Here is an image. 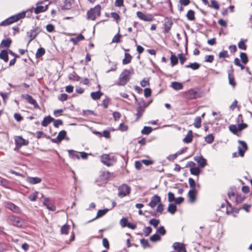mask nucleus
Here are the masks:
<instances>
[{
	"label": "nucleus",
	"instance_id": "54",
	"mask_svg": "<svg viewBox=\"0 0 252 252\" xmlns=\"http://www.w3.org/2000/svg\"><path fill=\"white\" fill-rule=\"evenodd\" d=\"M111 16L114 20L116 21L117 23H118L120 20V15L115 12H112L110 13Z\"/></svg>",
	"mask_w": 252,
	"mask_h": 252
},
{
	"label": "nucleus",
	"instance_id": "41",
	"mask_svg": "<svg viewBox=\"0 0 252 252\" xmlns=\"http://www.w3.org/2000/svg\"><path fill=\"white\" fill-rule=\"evenodd\" d=\"M45 54V50L42 47L38 49L35 54L36 58H40Z\"/></svg>",
	"mask_w": 252,
	"mask_h": 252
},
{
	"label": "nucleus",
	"instance_id": "34",
	"mask_svg": "<svg viewBox=\"0 0 252 252\" xmlns=\"http://www.w3.org/2000/svg\"><path fill=\"white\" fill-rule=\"evenodd\" d=\"M219 59H223L224 61H226L225 59L229 58L230 56L226 50H222L220 51L219 54Z\"/></svg>",
	"mask_w": 252,
	"mask_h": 252
},
{
	"label": "nucleus",
	"instance_id": "26",
	"mask_svg": "<svg viewBox=\"0 0 252 252\" xmlns=\"http://www.w3.org/2000/svg\"><path fill=\"white\" fill-rule=\"evenodd\" d=\"M53 121H54V119L48 116L44 118L42 121L41 125L43 126L46 127Z\"/></svg>",
	"mask_w": 252,
	"mask_h": 252
},
{
	"label": "nucleus",
	"instance_id": "49",
	"mask_svg": "<svg viewBox=\"0 0 252 252\" xmlns=\"http://www.w3.org/2000/svg\"><path fill=\"white\" fill-rule=\"evenodd\" d=\"M240 57L241 60L242 61V62L244 64H245L248 62L249 60H248V58L246 53H241Z\"/></svg>",
	"mask_w": 252,
	"mask_h": 252
},
{
	"label": "nucleus",
	"instance_id": "24",
	"mask_svg": "<svg viewBox=\"0 0 252 252\" xmlns=\"http://www.w3.org/2000/svg\"><path fill=\"white\" fill-rule=\"evenodd\" d=\"M38 33L36 32L35 30H32L27 32L28 36L30 38L28 44L33 40L37 35Z\"/></svg>",
	"mask_w": 252,
	"mask_h": 252
},
{
	"label": "nucleus",
	"instance_id": "1",
	"mask_svg": "<svg viewBox=\"0 0 252 252\" xmlns=\"http://www.w3.org/2000/svg\"><path fill=\"white\" fill-rule=\"evenodd\" d=\"M26 11H23L11 16L0 23V26H7L14 23L26 17Z\"/></svg>",
	"mask_w": 252,
	"mask_h": 252
},
{
	"label": "nucleus",
	"instance_id": "51",
	"mask_svg": "<svg viewBox=\"0 0 252 252\" xmlns=\"http://www.w3.org/2000/svg\"><path fill=\"white\" fill-rule=\"evenodd\" d=\"M238 46L239 49L243 50H246L247 48V46L245 43V41L242 39H241V40L239 42Z\"/></svg>",
	"mask_w": 252,
	"mask_h": 252
},
{
	"label": "nucleus",
	"instance_id": "42",
	"mask_svg": "<svg viewBox=\"0 0 252 252\" xmlns=\"http://www.w3.org/2000/svg\"><path fill=\"white\" fill-rule=\"evenodd\" d=\"M201 118L200 117H196L194 121L193 125L195 127L199 128L201 126Z\"/></svg>",
	"mask_w": 252,
	"mask_h": 252
},
{
	"label": "nucleus",
	"instance_id": "18",
	"mask_svg": "<svg viewBox=\"0 0 252 252\" xmlns=\"http://www.w3.org/2000/svg\"><path fill=\"white\" fill-rule=\"evenodd\" d=\"M43 204L49 210L52 211H55L56 210V206L50 203L49 198L47 197L45 198Z\"/></svg>",
	"mask_w": 252,
	"mask_h": 252
},
{
	"label": "nucleus",
	"instance_id": "3",
	"mask_svg": "<svg viewBox=\"0 0 252 252\" xmlns=\"http://www.w3.org/2000/svg\"><path fill=\"white\" fill-rule=\"evenodd\" d=\"M130 71L128 69H125L120 74L117 84L119 86L125 85L130 79Z\"/></svg>",
	"mask_w": 252,
	"mask_h": 252
},
{
	"label": "nucleus",
	"instance_id": "52",
	"mask_svg": "<svg viewBox=\"0 0 252 252\" xmlns=\"http://www.w3.org/2000/svg\"><path fill=\"white\" fill-rule=\"evenodd\" d=\"M38 192L35 191L33 193L30 194L28 196V199L31 201H35L37 197Z\"/></svg>",
	"mask_w": 252,
	"mask_h": 252
},
{
	"label": "nucleus",
	"instance_id": "25",
	"mask_svg": "<svg viewBox=\"0 0 252 252\" xmlns=\"http://www.w3.org/2000/svg\"><path fill=\"white\" fill-rule=\"evenodd\" d=\"M74 2V0H65L64 4L62 6L63 10H69L72 7V4Z\"/></svg>",
	"mask_w": 252,
	"mask_h": 252
},
{
	"label": "nucleus",
	"instance_id": "4",
	"mask_svg": "<svg viewBox=\"0 0 252 252\" xmlns=\"http://www.w3.org/2000/svg\"><path fill=\"white\" fill-rule=\"evenodd\" d=\"M137 107L136 108L137 113L136 115V121L142 117L143 113L145 112V108L148 106V104H147L143 100L139 101L137 103Z\"/></svg>",
	"mask_w": 252,
	"mask_h": 252
},
{
	"label": "nucleus",
	"instance_id": "19",
	"mask_svg": "<svg viewBox=\"0 0 252 252\" xmlns=\"http://www.w3.org/2000/svg\"><path fill=\"white\" fill-rule=\"evenodd\" d=\"M110 173L108 171H102L101 172L99 177V180L102 182H106L110 178Z\"/></svg>",
	"mask_w": 252,
	"mask_h": 252
},
{
	"label": "nucleus",
	"instance_id": "7",
	"mask_svg": "<svg viewBox=\"0 0 252 252\" xmlns=\"http://www.w3.org/2000/svg\"><path fill=\"white\" fill-rule=\"evenodd\" d=\"M184 97L189 100L194 99L199 97L198 92L194 89H191L184 93Z\"/></svg>",
	"mask_w": 252,
	"mask_h": 252
},
{
	"label": "nucleus",
	"instance_id": "10",
	"mask_svg": "<svg viewBox=\"0 0 252 252\" xmlns=\"http://www.w3.org/2000/svg\"><path fill=\"white\" fill-rule=\"evenodd\" d=\"M173 248L176 252H187L185 244L182 243H174L173 244Z\"/></svg>",
	"mask_w": 252,
	"mask_h": 252
},
{
	"label": "nucleus",
	"instance_id": "32",
	"mask_svg": "<svg viewBox=\"0 0 252 252\" xmlns=\"http://www.w3.org/2000/svg\"><path fill=\"white\" fill-rule=\"evenodd\" d=\"M170 52L171 53V55L170 58L171 65L172 66H174L177 65L178 63V57H177L175 55L173 54L171 51H170Z\"/></svg>",
	"mask_w": 252,
	"mask_h": 252
},
{
	"label": "nucleus",
	"instance_id": "12",
	"mask_svg": "<svg viewBox=\"0 0 252 252\" xmlns=\"http://www.w3.org/2000/svg\"><path fill=\"white\" fill-rule=\"evenodd\" d=\"M137 17L142 20L144 21H152L154 19L153 17L151 14L145 15L141 11H137L136 12Z\"/></svg>",
	"mask_w": 252,
	"mask_h": 252
},
{
	"label": "nucleus",
	"instance_id": "40",
	"mask_svg": "<svg viewBox=\"0 0 252 252\" xmlns=\"http://www.w3.org/2000/svg\"><path fill=\"white\" fill-rule=\"evenodd\" d=\"M108 211V209L98 210L95 219H98L104 216Z\"/></svg>",
	"mask_w": 252,
	"mask_h": 252
},
{
	"label": "nucleus",
	"instance_id": "15",
	"mask_svg": "<svg viewBox=\"0 0 252 252\" xmlns=\"http://www.w3.org/2000/svg\"><path fill=\"white\" fill-rule=\"evenodd\" d=\"M5 207L6 208L9 209L15 213L19 214L21 213V210L20 208L11 202H7L5 204Z\"/></svg>",
	"mask_w": 252,
	"mask_h": 252
},
{
	"label": "nucleus",
	"instance_id": "13",
	"mask_svg": "<svg viewBox=\"0 0 252 252\" xmlns=\"http://www.w3.org/2000/svg\"><path fill=\"white\" fill-rule=\"evenodd\" d=\"M160 202V197L158 195H154L151 197V201L149 203V206L151 208H154L157 205H158Z\"/></svg>",
	"mask_w": 252,
	"mask_h": 252
},
{
	"label": "nucleus",
	"instance_id": "63",
	"mask_svg": "<svg viewBox=\"0 0 252 252\" xmlns=\"http://www.w3.org/2000/svg\"><path fill=\"white\" fill-rule=\"evenodd\" d=\"M69 155L72 158H74L77 159H79L80 157L78 153H77L76 152L72 151V150H69L68 151Z\"/></svg>",
	"mask_w": 252,
	"mask_h": 252
},
{
	"label": "nucleus",
	"instance_id": "16",
	"mask_svg": "<svg viewBox=\"0 0 252 252\" xmlns=\"http://www.w3.org/2000/svg\"><path fill=\"white\" fill-rule=\"evenodd\" d=\"M198 190H191L190 189L188 193L189 197V200L190 203H193L196 199V195Z\"/></svg>",
	"mask_w": 252,
	"mask_h": 252
},
{
	"label": "nucleus",
	"instance_id": "36",
	"mask_svg": "<svg viewBox=\"0 0 252 252\" xmlns=\"http://www.w3.org/2000/svg\"><path fill=\"white\" fill-rule=\"evenodd\" d=\"M171 86L173 89L177 91L182 90L183 88L182 84L178 82H173L171 83Z\"/></svg>",
	"mask_w": 252,
	"mask_h": 252
},
{
	"label": "nucleus",
	"instance_id": "29",
	"mask_svg": "<svg viewBox=\"0 0 252 252\" xmlns=\"http://www.w3.org/2000/svg\"><path fill=\"white\" fill-rule=\"evenodd\" d=\"M84 39V36L82 34H80L75 38H71L70 41L72 42L74 45H76L80 41L83 40Z\"/></svg>",
	"mask_w": 252,
	"mask_h": 252
},
{
	"label": "nucleus",
	"instance_id": "37",
	"mask_svg": "<svg viewBox=\"0 0 252 252\" xmlns=\"http://www.w3.org/2000/svg\"><path fill=\"white\" fill-rule=\"evenodd\" d=\"M69 228L70 226L68 224H64L61 228V233L63 235H67L69 233Z\"/></svg>",
	"mask_w": 252,
	"mask_h": 252
},
{
	"label": "nucleus",
	"instance_id": "59",
	"mask_svg": "<svg viewBox=\"0 0 252 252\" xmlns=\"http://www.w3.org/2000/svg\"><path fill=\"white\" fill-rule=\"evenodd\" d=\"M44 8L43 6L41 5H37L34 9V12L36 14H39L41 12H44Z\"/></svg>",
	"mask_w": 252,
	"mask_h": 252
},
{
	"label": "nucleus",
	"instance_id": "30",
	"mask_svg": "<svg viewBox=\"0 0 252 252\" xmlns=\"http://www.w3.org/2000/svg\"><path fill=\"white\" fill-rule=\"evenodd\" d=\"M8 53L5 50H3L0 52V59L5 63H7L9 60Z\"/></svg>",
	"mask_w": 252,
	"mask_h": 252
},
{
	"label": "nucleus",
	"instance_id": "39",
	"mask_svg": "<svg viewBox=\"0 0 252 252\" xmlns=\"http://www.w3.org/2000/svg\"><path fill=\"white\" fill-rule=\"evenodd\" d=\"M200 64L195 62L193 63H190L188 65H186L185 67L186 68H190L192 70H197L200 67Z\"/></svg>",
	"mask_w": 252,
	"mask_h": 252
},
{
	"label": "nucleus",
	"instance_id": "50",
	"mask_svg": "<svg viewBox=\"0 0 252 252\" xmlns=\"http://www.w3.org/2000/svg\"><path fill=\"white\" fill-rule=\"evenodd\" d=\"M229 130L234 134H237L238 136L239 135L237 134V132L239 131L238 129V126H237L235 125H231L229 126Z\"/></svg>",
	"mask_w": 252,
	"mask_h": 252
},
{
	"label": "nucleus",
	"instance_id": "8",
	"mask_svg": "<svg viewBox=\"0 0 252 252\" xmlns=\"http://www.w3.org/2000/svg\"><path fill=\"white\" fill-rule=\"evenodd\" d=\"M22 97L23 98L26 100L29 103L32 105L35 109H40V106H39L38 104L37 103L36 100L34 99L32 96H31L30 94H23L22 95Z\"/></svg>",
	"mask_w": 252,
	"mask_h": 252
},
{
	"label": "nucleus",
	"instance_id": "22",
	"mask_svg": "<svg viewBox=\"0 0 252 252\" xmlns=\"http://www.w3.org/2000/svg\"><path fill=\"white\" fill-rule=\"evenodd\" d=\"M227 194L229 199L231 201H234L238 194V192L236 189H231L228 191Z\"/></svg>",
	"mask_w": 252,
	"mask_h": 252
},
{
	"label": "nucleus",
	"instance_id": "60",
	"mask_svg": "<svg viewBox=\"0 0 252 252\" xmlns=\"http://www.w3.org/2000/svg\"><path fill=\"white\" fill-rule=\"evenodd\" d=\"M164 210V205L160 202L158 205V207L156 209V212L159 213L161 214Z\"/></svg>",
	"mask_w": 252,
	"mask_h": 252
},
{
	"label": "nucleus",
	"instance_id": "35",
	"mask_svg": "<svg viewBox=\"0 0 252 252\" xmlns=\"http://www.w3.org/2000/svg\"><path fill=\"white\" fill-rule=\"evenodd\" d=\"M12 43V40L10 38H7L3 39L1 42V45L3 47L8 48L10 46Z\"/></svg>",
	"mask_w": 252,
	"mask_h": 252
},
{
	"label": "nucleus",
	"instance_id": "48",
	"mask_svg": "<svg viewBox=\"0 0 252 252\" xmlns=\"http://www.w3.org/2000/svg\"><path fill=\"white\" fill-rule=\"evenodd\" d=\"M66 135V132L65 130H63L59 133V134L57 136V139L59 140V141H60V142H61L63 139H64Z\"/></svg>",
	"mask_w": 252,
	"mask_h": 252
},
{
	"label": "nucleus",
	"instance_id": "20",
	"mask_svg": "<svg viewBox=\"0 0 252 252\" xmlns=\"http://www.w3.org/2000/svg\"><path fill=\"white\" fill-rule=\"evenodd\" d=\"M27 181L30 184L34 185L40 183L42 181V179L37 177H28L27 178Z\"/></svg>",
	"mask_w": 252,
	"mask_h": 252
},
{
	"label": "nucleus",
	"instance_id": "53",
	"mask_svg": "<svg viewBox=\"0 0 252 252\" xmlns=\"http://www.w3.org/2000/svg\"><path fill=\"white\" fill-rule=\"evenodd\" d=\"M245 198V197L244 196L241 195V194H239L238 193L234 202L236 204H240L244 201Z\"/></svg>",
	"mask_w": 252,
	"mask_h": 252
},
{
	"label": "nucleus",
	"instance_id": "44",
	"mask_svg": "<svg viewBox=\"0 0 252 252\" xmlns=\"http://www.w3.org/2000/svg\"><path fill=\"white\" fill-rule=\"evenodd\" d=\"M0 185L5 188H8L10 185L9 182L6 179L0 177Z\"/></svg>",
	"mask_w": 252,
	"mask_h": 252
},
{
	"label": "nucleus",
	"instance_id": "17",
	"mask_svg": "<svg viewBox=\"0 0 252 252\" xmlns=\"http://www.w3.org/2000/svg\"><path fill=\"white\" fill-rule=\"evenodd\" d=\"M173 25L172 20L168 18L165 19V22L164 23V33H168L169 32L171 27Z\"/></svg>",
	"mask_w": 252,
	"mask_h": 252
},
{
	"label": "nucleus",
	"instance_id": "2",
	"mask_svg": "<svg viewBox=\"0 0 252 252\" xmlns=\"http://www.w3.org/2000/svg\"><path fill=\"white\" fill-rule=\"evenodd\" d=\"M101 7L97 4L94 7L90 8L87 12V19L89 20L94 21L101 15Z\"/></svg>",
	"mask_w": 252,
	"mask_h": 252
},
{
	"label": "nucleus",
	"instance_id": "61",
	"mask_svg": "<svg viewBox=\"0 0 252 252\" xmlns=\"http://www.w3.org/2000/svg\"><path fill=\"white\" fill-rule=\"evenodd\" d=\"M152 229L150 226H147L144 227L143 229V232L146 236H148L150 235V234L152 232Z\"/></svg>",
	"mask_w": 252,
	"mask_h": 252
},
{
	"label": "nucleus",
	"instance_id": "6",
	"mask_svg": "<svg viewBox=\"0 0 252 252\" xmlns=\"http://www.w3.org/2000/svg\"><path fill=\"white\" fill-rule=\"evenodd\" d=\"M130 187L126 184L121 185L118 188V195L121 197H124L130 193Z\"/></svg>",
	"mask_w": 252,
	"mask_h": 252
},
{
	"label": "nucleus",
	"instance_id": "57",
	"mask_svg": "<svg viewBox=\"0 0 252 252\" xmlns=\"http://www.w3.org/2000/svg\"><path fill=\"white\" fill-rule=\"evenodd\" d=\"M178 57L180 60V63L182 65L187 60V58L184 56L183 53H180L178 55Z\"/></svg>",
	"mask_w": 252,
	"mask_h": 252
},
{
	"label": "nucleus",
	"instance_id": "58",
	"mask_svg": "<svg viewBox=\"0 0 252 252\" xmlns=\"http://www.w3.org/2000/svg\"><path fill=\"white\" fill-rule=\"evenodd\" d=\"M160 239H161L160 236L157 234H155L153 235L150 238V240L152 242H157V241L160 240Z\"/></svg>",
	"mask_w": 252,
	"mask_h": 252
},
{
	"label": "nucleus",
	"instance_id": "46",
	"mask_svg": "<svg viewBox=\"0 0 252 252\" xmlns=\"http://www.w3.org/2000/svg\"><path fill=\"white\" fill-rule=\"evenodd\" d=\"M190 172L192 175L197 176L200 173V170L198 167H193L190 168Z\"/></svg>",
	"mask_w": 252,
	"mask_h": 252
},
{
	"label": "nucleus",
	"instance_id": "38",
	"mask_svg": "<svg viewBox=\"0 0 252 252\" xmlns=\"http://www.w3.org/2000/svg\"><path fill=\"white\" fill-rule=\"evenodd\" d=\"M186 16L189 20L194 21L195 19V12L193 10H189L187 12Z\"/></svg>",
	"mask_w": 252,
	"mask_h": 252
},
{
	"label": "nucleus",
	"instance_id": "64",
	"mask_svg": "<svg viewBox=\"0 0 252 252\" xmlns=\"http://www.w3.org/2000/svg\"><path fill=\"white\" fill-rule=\"evenodd\" d=\"M128 223V220L126 218H123L120 220V224L123 227H126Z\"/></svg>",
	"mask_w": 252,
	"mask_h": 252
},
{
	"label": "nucleus",
	"instance_id": "14",
	"mask_svg": "<svg viewBox=\"0 0 252 252\" xmlns=\"http://www.w3.org/2000/svg\"><path fill=\"white\" fill-rule=\"evenodd\" d=\"M111 158L109 154H103L101 156V161L106 166L108 167L112 166V163L111 162Z\"/></svg>",
	"mask_w": 252,
	"mask_h": 252
},
{
	"label": "nucleus",
	"instance_id": "56",
	"mask_svg": "<svg viewBox=\"0 0 252 252\" xmlns=\"http://www.w3.org/2000/svg\"><path fill=\"white\" fill-rule=\"evenodd\" d=\"M160 221L159 220L153 219L150 220L149 223L153 225L155 228H156L158 225L159 224Z\"/></svg>",
	"mask_w": 252,
	"mask_h": 252
},
{
	"label": "nucleus",
	"instance_id": "33",
	"mask_svg": "<svg viewBox=\"0 0 252 252\" xmlns=\"http://www.w3.org/2000/svg\"><path fill=\"white\" fill-rule=\"evenodd\" d=\"M235 210V208H233L231 204L228 201H226V213L227 215H232L234 213Z\"/></svg>",
	"mask_w": 252,
	"mask_h": 252
},
{
	"label": "nucleus",
	"instance_id": "11",
	"mask_svg": "<svg viewBox=\"0 0 252 252\" xmlns=\"http://www.w3.org/2000/svg\"><path fill=\"white\" fill-rule=\"evenodd\" d=\"M8 220L10 223L14 226L19 227L22 225L21 220L19 217L12 215L9 217Z\"/></svg>",
	"mask_w": 252,
	"mask_h": 252
},
{
	"label": "nucleus",
	"instance_id": "55",
	"mask_svg": "<svg viewBox=\"0 0 252 252\" xmlns=\"http://www.w3.org/2000/svg\"><path fill=\"white\" fill-rule=\"evenodd\" d=\"M121 34L118 32L113 38L112 43H119L121 41Z\"/></svg>",
	"mask_w": 252,
	"mask_h": 252
},
{
	"label": "nucleus",
	"instance_id": "31",
	"mask_svg": "<svg viewBox=\"0 0 252 252\" xmlns=\"http://www.w3.org/2000/svg\"><path fill=\"white\" fill-rule=\"evenodd\" d=\"M228 80L229 84L235 88L236 85V83L235 80L234 75L233 72L228 73Z\"/></svg>",
	"mask_w": 252,
	"mask_h": 252
},
{
	"label": "nucleus",
	"instance_id": "5",
	"mask_svg": "<svg viewBox=\"0 0 252 252\" xmlns=\"http://www.w3.org/2000/svg\"><path fill=\"white\" fill-rule=\"evenodd\" d=\"M14 141L15 143V147L14 148L15 151L18 150L23 146H27L29 143L27 140L24 139L21 136H15Z\"/></svg>",
	"mask_w": 252,
	"mask_h": 252
},
{
	"label": "nucleus",
	"instance_id": "28",
	"mask_svg": "<svg viewBox=\"0 0 252 252\" xmlns=\"http://www.w3.org/2000/svg\"><path fill=\"white\" fill-rule=\"evenodd\" d=\"M132 57L128 53H125V58L123 60L122 63L123 64H127L131 63Z\"/></svg>",
	"mask_w": 252,
	"mask_h": 252
},
{
	"label": "nucleus",
	"instance_id": "21",
	"mask_svg": "<svg viewBox=\"0 0 252 252\" xmlns=\"http://www.w3.org/2000/svg\"><path fill=\"white\" fill-rule=\"evenodd\" d=\"M189 184L191 190H198L200 189V185L196 184L194 179L191 178L189 179Z\"/></svg>",
	"mask_w": 252,
	"mask_h": 252
},
{
	"label": "nucleus",
	"instance_id": "62",
	"mask_svg": "<svg viewBox=\"0 0 252 252\" xmlns=\"http://www.w3.org/2000/svg\"><path fill=\"white\" fill-rule=\"evenodd\" d=\"M211 6L215 9L218 10L220 8V5L216 0L211 1Z\"/></svg>",
	"mask_w": 252,
	"mask_h": 252
},
{
	"label": "nucleus",
	"instance_id": "27",
	"mask_svg": "<svg viewBox=\"0 0 252 252\" xmlns=\"http://www.w3.org/2000/svg\"><path fill=\"white\" fill-rule=\"evenodd\" d=\"M103 94V93L100 91H98L96 92H92L91 93V96L93 99L96 100L99 99Z\"/></svg>",
	"mask_w": 252,
	"mask_h": 252
},
{
	"label": "nucleus",
	"instance_id": "47",
	"mask_svg": "<svg viewBox=\"0 0 252 252\" xmlns=\"http://www.w3.org/2000/svg\"><path fill=\"white\" fill-rule=\"evenodd\" d=\"M152 131V128L150 126H144L141 130V133L143 134H149Z\"/></svg>",
	"mask_w": 252,
	"mask_h": 252
},
{
	"label": "nucleus",
	"instance_id": "45",
	"mask_svg": "<svg viewBox=\"0 0 252 252\" xmlns=\"http://www.w3.org/2000/svg\"><path fill=\"white\" fill-rule=\"evenodd\" d=\"M205 141L208 144H212L214 141V136L212 134H208L205 137Z\"/></svg>",
	"mask_w": 252,
	"mask_h": 252
},
{
	"label": "nucleus",
	"instance_id": "9",
	"mask_svg": "<svg viewBox=\"0 0 252 252\" xmlns=\"http://www.w3.org/2000/svg\"><path fill=\"white\" fill-rule=\"evenodd\" d=\"M239 146H238L239 155L243 157L244 156L245 152L248 150V146L246 143L243 141L239 140L238 141Z\"/></svg>",
	"mask_w": 252,
	"mask_h": 252
},
{
	"label": "nucleus",
	"instance_id": "23",
	"mask_svg": "<svg viewBox=\"0 0 252 252\" xmlns=\"http://www.w3.org/2000/svg\"><path fill=\"white\" fill-rule=\"evenodd\" d=\"M193 135L192 130H190L188 131L185 137L183 139V141L185 143H190L192 141Z\"/></svg>",
	"mask_w": 252,
	"mask_h": 252
},
{
	"label": "nucleus",
	"instance_id": "43",
	"mask_svg": "<svg viewBox=\"0 0 252 252\" xmlns=\"http://www.w3.org/2000/svg\"><path fill=\"white\" fill-rule=\"evenodd\" d=\"M167 211L171 214H174L177 211L176 206L173 204H169L167 208Z\"/></svg>",
	"mask_w": 252,
	"mask_h": 252
}]
</instances>
